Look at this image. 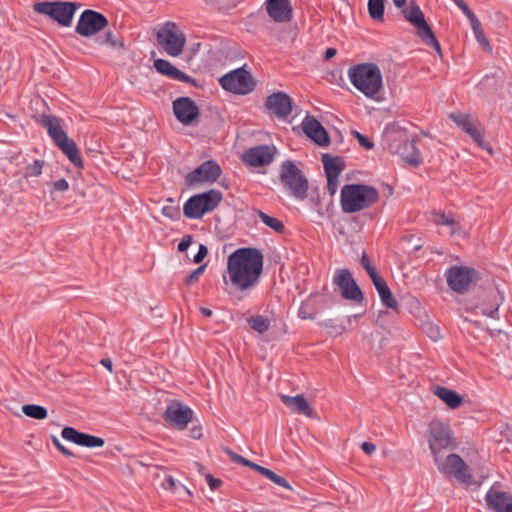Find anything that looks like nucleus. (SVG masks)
<instances>
[{
	"mask_svg": "<svg viewBox=\"0 0 512 512\" xmlns=\"http://www.w3.org/2000/svg\"><path fill=\"white\" fill-rule=\"evenodd\" d=\"M264 255L255 247H241L228 256L227 271L231 284L240 291L255 286L263 271Z\"/></svg>",
	"mask_w": 512,
	"mask_h": 512,
	"instance_id": "f257e3e1",
	"label": "nucleus"
},
{
	"mask_svg": "<svg viewBox=\"0 0 512 512\" xmlns=\"http://www.w3.org/2000/svg\"><path fill=\"white\" fill-rule=\"evenodd\" d=\"M351 84L367 98L379 102L377 96L383 87V77L379 66L373 62L352 65L348 69Z\"/></svg>",
	"mask_w": 512,
	"mask_h": 512,
	"instance_id": "f03ea898",
	"label": "nucleus"
},
{
	"mask_svg": "<svg viewBox=\"0 0 512 512\" xmlns=\"http://www.w3.org/2000/svg\"><path fill=\"white\" fill-rule=\"evenodd\" d=\"M39 123L46 129L54 144L66 155L76 167H83V160L75 141L71 139L62 128L58 117L52 114H42Z\"/></svg>",
	"mask_w": 512,
	"mask_h": 512,
	"instance_id": "7ed1b4c3",
	"label": "nucleus"
},
{
	"mask_svg": "<svg viewBox=\"0 0 512 512\" xmlns=\"http://www.w3.org/2000/svg\"><path fill=\"white\" fill-rule=\"evenodd\" d=\"M379 198L377 189L367 184H346L340 192V205L344 213L352 214L364 210Z\"/></svg>",
	"mask_w": 512,
	"mask_h": 512,
	"instance_id": "20e7f679",
	"label": "nucleus"
},
{
	"mask_svg": "<svg viewBox=\"0 0 512 512\" xmlns=\"http://www.w3.org/2000/svg\"><path fill=\"white\" fill-rule=\"evenodd\" d=\"M222 193L218 189L194 194L183 205V214L188 219H201L206 213L213 211L221 202Z\"/></svg>",
	"mask_w": 512,
	"mask_h": 512,
	"instance_id": "39448f33",
	"label": "nucleus"
},
{
	"mask_svg": "<svg viewBox=\"0 0 512 512\" xmlns=\"http://www.w3.org/2000/svg\"><path fill=\"white\" fill-rule=\"evenodd\" d=\"M279 177L293 198L303 201L307 197L308 180L294 161L281 163Z\"/></svg>",
	"mask_w": 512,
	"mask_h": 512,
	"instance_id": "423d86ee",
	"label": "nucleus"
},
{
	"mask_svg": "<svg viewBox=\"0 0 512 512\" xmlns=\"http://www.w3.org/2000/svg\"><path fill=\"white\" fill-rule=\"evenodd\" d=\"M402 13L404 18L417 28V35L421 41L425 45L432 47L438 54H441V45L427 23L420 6L415 1H411L409 6L402 10Z\"/></svg>",
	"mask_w": 512,
	"mask_h": 512,
	"instance_id": "0eeeda50",
	"label": "nucleus"
},
{
	"mask_svg": "<svg viewBox=\"0 0 512 512\" xmlns=\"http://www.w3.org/2000/svg\"><path fill=\"white\" fill-rule=\"evenodd\" d=\"M80 4L66 1H44L34 4V11L46 15L62 27H69Z\"/></svg>",
	"mask_w": 512,
	"mask_h": 512,
	"instance_id": "6e6552de",
	"label": "nucleus"
},
{
	"mask_svg": "<svg viewBox=\"0 0 512 512\" xmlns=\"http://www.w3.org/2000/svg\"><path fill=\"white\" fill-rule=\"evenodd\" d=\"M428 444L431 454L436 458L443 450L456 447L454 433L451 427L442 421H431L427 430Z\"/></svg>",
	"mask_w": 512,
	"mask_h": 512,
	"instance_id": "1a4fd4ad",
	"label": "nucleus"
},
{
	"mask_svg": "<svg viewBox=\"0 0 512 512\" xmlns=\"http://www.w3.org/2000/svg\"><path fill=\"white\" fill-rule=\"evenodd\" d=\"M219 83L224 90L236 95H247L255 89L256 85L246 65L224 74L219 79Z\"/></svg>",
	"mask_w": 512,
	"mask_h": 512,
	"instance_id": "9d476101",
	"label": "nucleus"
},
{
	"mask_svg": "<svg viewBox=\"0 0 512 512\" xmlns=\"http://www.w3.org/2000/svg\"><path fill=\"white\" fill-rule=\"evenodd\" d=\"M444 276L448 287L459 294L467 292L470 286L480 279V274L475 268L464 265L450 266Z\"/></svg>",
	"mask_w": 512,
	"mask_h": 512,
	"instance_id": "9b49d317",
	"label": "nucleus"
},
{
	"mask_svg": "<svg viewBox=\"0 0 512 512\" xmlns=\"http://www.w3.org/2000/svg\"><path fill=\"white\" fill-rule=\"evenodd\" d=\"M157 42L168 55L177 57L184 49L186 37L176 23L168 21L158 30Z\"/></svg>",
	"mask_w": 512,
	"mask_h": 512,
	"instance_id": "f8f14e48",
	"label": "nucleus"
},
{
	"mask_svg": "<svg viewBox=\"0 0 512 512\" xmlns=\"http://www.w3.org/2000/svg\"><path fill=\"white\" fill-rule=\"evenodd\" d=\"M434 462L442 474L453 475L457 480L465 484L473 483L467 464L458 454H449L444 461H442L440 456H436Z\"/></svg>",
	"mask_w": 512,
	"mask_h": 512,
	"instance_id": "ddd939ff",
	"label": "nucleus"
},
{
	"mask_svg": "<svg viewBox=\"0 0 512 512\" xmlns=\"http://www.w3.org/2000/svg\"><path fill=\"white\" fill-rule=\"evenodd\" d=\"M108 25L106 16L92 9H85L76 24L75 32L83 37H91Z\"/></svg>",
	"mask_w": 512,
	"mask_h": 512,
	"instance_id": "4468645a",
	"label": "nucleus"
},
{
	"mask_svg": "<svg viewBox=\"0 0 512 512\" xmlns=\"http://www.w3.org/2000/svg\"><path fill=\"white\" fill-rule=\"evenodd\" d=\"M333 283L338 286L344 299L355 302H362L364 299V295L349 269H337L333 276Z\"/></svg>",
	"mask_w": 512,
	"mask_h": 512,
	"instance_id": "2eb2a0df",
	"label": "nucleus"
},
{
	"mask_svg": "<svg viewBox=\"0 0 512 512\" xmlns=\"http://www.w3.org/2000/svg\"><path fill=\"white\" fill-rule=\"evenodd\" d=\"M193 415L194 411L190 407L178 401H173L167 406L163 416L165 421L173 428L184 430L188 423L191 422Z\"/></svg>",
	"mask_w": 512,
	"mask_h": 512,
	"instance_id": "dca6fc26",
	"label": "nucleus"
},
{
	"mask_svg": "<svg viewBox=\"0 0 512 512\" xmlns=\"http://www.w3.org/2000/svg\"><path fill=\"white\" fill-rule=\"evenodd\" d=\"M221 167L215 160H207L189 172L186 176L188 184L214 183L221 175Z\"/></svg>",
	"mask_w": 512,
	"mask_h": 512,
	"instance_id": "f3484780",
	"label": "nucleus"
},
{
	"mask_svg": "<svg viewBox=\"0 0 512 512\" xmlns=\"http://www.w3.org/2000/svg\"><path fill=\"white\" fill-rule=\"evenodd\" d=\"M303 133L320 147H327L330 144V136L324 126L314 116L307 114L302 122Z\"/></svg>",
	"mask_w": 512,
	"mask_h": 512,
	"instance_id": "a211bd4d",
	"label": "nucleus"
},
{
	"mask_svg": "<svg viewBox=\"0 0 512 512\" xmlns=\"http://www.w3.org/2000/svg\"><path fill=\"white\" fill-rule=\"evenodd\" d=\"M277 149L274 145H257L243 154V161L252 167H262L273 162Z\"/></svg>",
	"mask_w": 512,
	"mask_h": 512,
	"instance_id": "6ab92c4d",
	"label": "nucleus"
},
{
	"mask_svg": "<svg viewBox=\"0 0 512 512\" xmlns=\"http://www.w3.org/2000/svg\"><path fill=\"white\" fill-rule=\"evenodd\" d=\"M173 113L183 125H191L199 116V108L189 97H178L173 101Z\"/></svg>",
	"mask_w": 512,
	"mask_h": 512,
	"instance_id": "aec40b11",
	"label": "nucleus"
},
{
	"mask_svg": "<svg viewBox=\"0 0 512 512\" xmlns=\"http://www.w3.org/2000/svg\"><path fill=\"white\" fill-rule=\"evenodd\" d=\"M485 502L493 512H512V493L491 486L485 494Z\"/></svg>",
	"mask_w": 512,
	"mask_h": 512,
	"instance_id": "412c9836",
	"label": "nucleus"
},
{
	"mask_svg": "<svg viewBox=\"0 0 512 512\" xmlns=\"http://www.w3.org/2000/svg\"><path fill=\"white\" fill-rule=\"evenodd\" d=\"M265 106L277 118L285 119L292 111V99L285 92H274L267 97Z\"/></svg>",
	"mask_w": 512,
	"mask_h": 512,
	"instance_id": "4be33fe9",
	"label": "nucleus"
},
{
	"mask_svg": "<svg viewBox=\"0 0 512 512\" xmlns=\"http://www.w3.org/2000/svg\"><path fill=\"white\" fill-rule=\"evenodd\" d=\"M265 8L268 16L276 23H286L293 18L290 0H266Z\"/></svg>",
	"mask_w": 512,
	"mask_h": 512,
	"instance_id": "5701e85b",
	"label": "nucleus"
},
{
	"mask_svg": "<svg viewBox=\"0 0 512 512\" xmlns=\"http://www.w3.org/2000/svg\"><path fill=\"white\" fill-rule=\"evenodd\" d=\"M450 118L455 122V124L460 127L465 133H467L473 141H475L480 147L488 150L490 153L492 152L488 149L484 144V137L482 132L479 130L477 126H475L471 120L469 115L465 113H452Z\"/></svg>",
	"mask_w": 512,
	"mask_h": 512,
	"instance_id": "b1692460",
	"label": "nucleus"
},
{
	"mask_svg": "<svg viewBox=\"0 0 512 512\" xmlns=\"http://www.w3.org/2000/svg\"><path fill=\"white\" fill-rule=\"evenodd\" d=\"M396 153L409 165L418 166L421 163L420 151L414 138L406 137L402 139L398 144Z\"/></svg>",
	"mask_w": 512,
	"mask_h": 512,
	"instance_id": "393cba45",
	"label": "nucleus"
},
{
	"mask_svg": "<svg viewBox=\"0 0 512 512\" xmlns=\"http://www.w3.org/2000/svg\"><path fill=\"white\" fill-rule=\"evenodd\" d=\"M283 403L289 407L293 412L300 413L306 417L312 418L314 410L301 394L295 396L282 395Z\"/></svg>",
	"mask_w": 512,
	"mask_h": 512,
	"instance_id": "a878e982",
	"label": "nucleus"
},
{
	"mask_svg": "<svg viewBox=\"0 0 512 512\" xmlns=\"http://www.w3.org/2000/svg\"><path fill=\"white\" fill-rule=\"evenodd\" d=\"M372 283L379 295L382 305L386 308L396 310L398 308V302L395 299L386 281L382 277H379Z\"/></svg>",
	"mask_w": 512,
	"mask_h": 512,
	"instance_id": "bb28decb",
	"label": "nucleus"
},
{
	"mask_svg": "<svg viewBox=\"0 0 512 512\" xmlns=\"http://www.w3.org/2000/svg\"><path fill=\"white\" fill-rule=\"evenodd\" d=\"M434 394L451 409L458 408L463 402V397L459 393L447 387L437 385Z\"/></svg>",
	"mask_w": 512,
	"mask_h": 512,
	"instance_id": "cd10ccee",
	"label": "nucleus"
},
{
	"mask_svg": "<svg viewBox=\"0 0 512 512\" xmlns=\"http://www.w3.org/2000/svg\"><path fill=\"white\" fill-rule=\"evenodd\" d=\"M321 161L326 176H339L345 168L344 161L341 157L331 156L328 153L322 155Z\"/></svg>",
	"mask_w": 512,
	"mask_h": 512,
	"instance_id": "c85d7f7f",
	"label": "nucleus"
},
{
	"mask_svg": "<svg viewBox=\"0 0 512 512\" xmlns=\"http://www.w3.org/2000/svg\"><path fill=\"white\" fill-rule=\"evenodd\" d=\"M252 470L258 472L259 474H261L265 478L269 479L270 481H272L273 483H275L278 486L284 487L289 490L292 489L291 485L288 483V481L284 477L276 474L274 471L270 470L269 468H266V467L261 466L256 463L253 466Z\"/></svg>",
	"mask_w": 512,
	"mask_h": 512,
	"instance_id": "c756f323",
	"label": "nucleus"
},
{
	"mask_svg": "<svg viewBox=\"0 0 512 512\" xmlns=\"http://www.w3.org/2000/svg\"><path fill=\"white\" fill-rule=\"evenodd\" d=\"M367 10L372 20L382 21L384 19L385 0H368Z\"/></svg>",
	"mask_w": 512,
	"mask_h": 512,
	"instance_id": "7c9ffc66",
	"label": "nucleus"
},
{
	"mask_svg": "<svg viewBox=\"0 0 512 512\" xmlns=\"http://www.w3.org/2000/svg\"><path fill=\"white\" fill-rule=\"evenodd\" d=\"M21 410L25 416L37 420H43L48 415L47 409L38 404H25L22 406Z\"/></svg>",
	"mask_w": 512,
	"mask_h": 512,
	"instance_id": "2f4dec72",
	"label": "nucleus"
},
{
	"mask_svg": "<svg viewBox=\"0 0 512 512\" xmlns=\"http://www.w3.org/2000/svg\"><path fill=\"white\" fill-rule=\"evenodd\" d=\"M258 218L270 229L277 233H282L285 230L283 222L275 217H272L261 210H256Z\"/></svg>",
	"mask_w": 512,
	"mask_h": 512,
	"instance_id": "473e14b6",
	"label": "nucleus"
},
{
	"mask_svg": "<svg viewBox=\"0 0 512 512\" xmlns=\"http://www.w3.org/2000/svg\"><path fill=\"white\" fill-rule=\"evenodd\" d=\"M247 323L249 324L251 329H253L254 331H256L259 334H263V333L267 332L270 328L269 319L263 315L250 316L247 319Z\"/></svg>",
	"mask_w": 512,
	"mask_h": 512,
	"instance_id": "72a5a7b5",
	"label": "nucleus"
},
{
	"mask_svg": "<svg viewBox=\"0 0 512 512\" xmlns=\"http://www.w3.org/2000/svg\"><path fill=\"white\" fill-rule=\"evenodd\" d=\"M105 441L103 438L80 432L77 445L86 448H100L104 446Z\"/></svg>",
	"mask_w": 512,
	"mask_h": 512,
	"instance_id": "f704fd0d",
	"label": "nucleus"
},
{
	"mask_svg": "<svg viewBox=\"0 0 512 512\" xmlns=\"http://www.w3.org/2000/svg\"><path fill=\"white\" fill-rule=\"evenodd\" d=\"M329 335L336 337L344 333L346 330L345 325L338 319H326L321 323Z\"/></svg>",
	"mask_w": 512,
	"mask_h": 512,
	"instance_id": "c9c22d12",
	"label": "nucleus"
},
{
	"mask_svg": "<svg viewBox=\"0 0 512 512\" xmlns=\"http://www.w3.org/2000/svg\"><path fill=\"white\" fill-rule=\"evenodd\" d=\"M97 42L101 45H106L112 48H124V42L111 31H108L103 37H98Z\"/></svg>",
	"mask_w": 512,
	"mask_h": 512,
	"instance_id": "e433bc0d",
	"label": "nucleus"
},
{
	"mask_svg": "<svg viewBox=\"0 0 512 512\" xmlns=\"http://www.w3.org/2000/svg\"><path fill=\"white\" fill-rule=\"evenodd\" d=\"M44 160L36 159L33 163L28 164L25 168V178L38 177L42 174Z\"/></svg>",
	"mask_w": 512,
	"mask_h": 512,
	"instance_id": "4c0bfd02",
	"label": "nucleus"
},
{
	"mask_svg": "<svg viewBox=\"0 0 512 512\" xmlns=\"http://www.w3.org/2000/svg\"><path fill=\"white\" fill-rule=\"evenodd\" d=\"M471 29L478 44L483 48L491 50L490 43L481 28L480 22L475 25H472Z\"/></svg>",
	"mask_w": 512,
	"mask_h": 512,
	"instance_id": "58836bf2",
	"label": "nucleus"
},
{
	"mask_svg": "<svg viewBox=\"0 0 512 512\" xmlns=\"http://www.w3.org/2000/svg\"><path fill=\"white\" fill-rule=\"evenodd\" d=\"M225 453L229 456L230 460L234 463L249 467L253 469V466L256 464L253 461L239 455L238 453L234 452L230 448L224 449Z\"/></svg>",
	"mask_w": 512,
	"mask_h": 512,
	"instance_id": "ea45409f",
	"label": "nucleus"
},
{
	"mask_svg": "<svg viewBox=\"0 0 512 512\" xmlns=\"http://www.w3.org/2000/svg\"><path fill=\"white\" fill-rule=\"evenodd\" d=\"M361 265L363 266V268L366 270L367 274L369 275L371 281L373 282L374 280L378 279L379 277H381L375 267L371 264L368 256L363 253L362 256H361Z\"/></svg>",
	"mask_w": 512,
	"mask_h": 512,
	"instance_id": "a19ab883",
	"label": "nucleus"
},
{
	"mask_svg": "<svg viewBox=\"0 0 512 512\" xmlns=\"http://www.w3.org/2000/svg\"><path fill=\"white\" fill-rule=\"evenodd\" d=\"M161 213L164 217H166L172 221H178L181 217V210L177 206H172V205L163 206L161 209Z\"/></svg>",
	"mask_w": 512,
	"mask_h": 512,
	"instance_id": "79ce46f5",
	"label": "nucleus"
},
{
	"mask_svg": "<svg viewBox=\"0 0 512 512\" xmlns=\"http://www.w3.org/2000/svg\"><path fill=\"white\" fill-rule=\"evenodd\" d=\"M80 432L81 431H78L77 429H75L74 427H71V426H66L62 429L61 431V436L63 437V439H65L66 441H69L71 443H74L77 445V442H78V438H79V435H80Z\"/></svg>",
	"mask_w": 512,
	"mask_h": 512,
	"instance_id": "37998d69",
	"label": "nucleus"
},
{
	"mask_svg": "<svg viewBox=\"0 0 512 512\" xmlns=\"http://www.w3.org/2000/svg\"><path fill=\"white\" fill-rule=\"evenodd\" d=\"M207 264H203L192 270L185 278L184 283L187 286H191L198 278L204 273Z\"/></svg>",
	"mask_w": 512,
	"mask_h": 512,
	"instance_id": "c03bdc74",
	"label": "nucleus"
},
{
	"mask_svg": "<svg viewBox=\"0 0 512 512\" xmlns=\"http://www.w3.org/2000/svg\"><path fill=\"white\" fill-rule=\"evenodd\" d=\"M153 66L159 74L165 75V76H167V74H169V71L173 67V65L168 60L161 59V58L156 59L154 61Z\"/></svg>",
	"mask_w": 512,
	"mask_h": 512,
	"instance_id": "a18cd8bd",
	"label": "nucleus"
},
{
	"mask_svg": "<svg viewBox=\"0 0 512 512\" xmlns=\"http://www.w3.org/2000/svg\"><path fill=\"white\" fill-rule=\"evenodd\" d=\"M351 133L357 139L359 145L366 150H371L374 147V142L359 131L353 130Z\"/></svg>",
	"mask_w": 512,
	"mask_h": 512,
	"instance_id": "49530a36",
	"label": "nucleus"
},
{
	"mask_svg": "<svg viewBox=\"0 0 512 512\" xmlns=\"http://www.w3.org/2000/svg\"><path fill=\"white\" fill-rule=\"evenodd\" d=\"M434 222L437 225H445V226H454L456 224L455 220L451 215H447L444 212L435 213Z\"/></svg>",
	"mask_w": 512,
	"mask_h": 512,
	"instance_id": "de8ad7c7",
	"label": "nucleus"
},
{
	"mask_svg": "<svg viewBox=\"0 0 512 512\" xmlns=\"http://www.w3.org/2000/svg\"><path fill=\"white\" fill-rule=\"evenodd\" d=\"M424 330H425L427 336L434 342L438 341L441 338V333H440L439 328L432 323L427 324L425 326Z\"/></svg>",
	"mask_w": 512,
	"mask_h": 512,
	"instance_id": "09e8293b",
	"label": "nucleus"
},
{
	"mask_svg": "<svg viewBox=\"0 0 512 512\" xmlns=\"http://www.w3.org/2000/svg\"><path fill=\"white\" fill-rule=\"evenodd\" d=\"M458 8L467 17V19L469 20L471 26L479 23L478 18L476 17L474 12L469 8V6L466 3L460 5Z\"/></svg>",
	"mask_w": 512,
	"mask_h": 512,
	"instance_id": "8fccbe9b",
	"label": "nucleus"
},
{
	"mask_svg": "<svg viewBox=\"0 0 512 512\" xmlns=\"http://www.w3.org/2000/svg\"><path fill=\"white\" fill-rule=\"evenodd\" d=\"M52 191L65 192L69 189V183L65 178L58 179L51 183Z\"/></svg>",
	"mask_w": 512,
	"mask_h": 512,
	"instance_id": "3c124183",
	"label": "nucleus"
},
{
	"mask_svg": "<svg viewBox=\"0 0 512 512\" xmlns=\"http://www.w3.org/2000/svg\"><path fill=\"white\" fill-rule=\"evenodd\" d=\"M327 178V191L330 195H334L338 190L339 176H326Z\"/></svg>",
	"mask_w": 512,
	"mask_h": 512,
	"instance_id": "603ef678",
	"label": "nucleus"
},
{
	"mask_svg": "<svg viewBox=\"0 0 512 512\" xmlns=\"http://www.w3.org/2000/svg\"><path fill=\"white\" fill-rule=\"evenodd\" d=\"M208 254V248L204 244H199L197 253L193 256V262L196 264L201 263Z\"/></svg>",
	"mask_w": 512,
	"mask_h": 512,
	"instance_id": "864d4df0",
	"label": "nucleus"
},
{
	"mask_svg": "<svg viewBox=\"0 0 512 512\" xmlns=\"http://www.w3.org/2000/svg\"><path fill=\"white\" fill-rule=\"evenodd\" d=\"M51 440H52V443L54 444V446L62 453L64 454L65 456H68V457H71L73 456V453L67 449L62 443L61 441L59 440V438L55 435H52L51 436Z\"/></svg>",
	"mask_w": 512,
	"mask_h": 512,
	"instance_id": "5fc2aeb1",
	"label": "nucleus"
},
{
	"mask_svg": "<svg viewBox=\"0 0 512 512\" xmlns=\"http://www.w3.org/2000/svg\"><path fill=\"white\" fill-rule=\"evenodd\" d=\"M193 242V236L190 234L185 235L178 243L177 249L179 252H185Z\"/></svg>",
	"mask_w": 512,
	"mask_h": 512,
	"instance_id": "6e6d98bb",
	"label": "nucleus"
},
{
	"mask_svg": "<svg viewBox=\"0 0 512 512\" xmlns=\"http://www.w3.org/2000/svg\"><path fill=\"white\" fill-rule=\"evenodd\" d=\"M206 481L211 490L218 489L222 483L220 479L213 477L211 474L206 476Z\"/></svg>",
	"mask_w": 512,
	"mask_h": 512,
	"instance_id": "4d7b16f0",
	"label": "nucleus"
},
{
	"mask_svg": "<svg viewBox=\"0 0 512 512\" xmlns=\"http://www.w3.org/2000/svg\"><path fill=\"white\" fill-rule=\"evenodd\" d=\"M298 316L301 319H311V320L315 319V317H316V315L314 313L306 312V310L304 308V303H302L301 306L299 307Z\"/></svg>",
	"mask_w": 512,
	"mask_h": 512,
	"instance_id": "13d9d810",
	"label": "nucleus"
},
{
	"mask_svg": "<svg viewBox=\"0 0 512 512\" xmlns=\"http://www.w3.org/2000/svg\"><path fill=\"white\" fill-rule=\"evenodd\" d=\"M361 450L364 453L370 455V454H372L376 450V446L372 442H367L366 441V442H363L361 444Z\"/></svg>",
	"mask_w": 512,
	"mask_h": 512,
	"instance_id": "bf43d9fd",
	"label": "nucleus"
},
{
	"mask_svg": "<svg viewBox=\"0 0 512 512\" xmlns=\"http://www.w3.org/2000/svg\"><path fill=\"white\" fill-rule=\"evenodd\" d=\"M182 72H183L182 70H180L179 68H177L173 65V67L169 71V74H167V77H169L173 80L179 81Z\"/></svg>",
	"mask_w": 512,
	"mask_h": 512,
	"instance_id": "052dcab7",
	"label": "nucleus"
},
{
	"mask_svg": "<svg viewBox=\"0 0 512 512\" xmlns=\"http://www.w3.org/2000/svg\"><path fill=\"white\" fill-rule=\"evenodd\" d=\"M179 81L191 84L193 86L197 85L196 80L184 72H182Z\"/></svg>",
	"mask_w": 512,
	"mask_h": 512,
	"instance_id": "680f3d73",
	"label": "nucleus"
},
{
	"mask_svg": "<svg viewBox=\"0 0 512 512\" xmlns=\"http://www.w3.org/2000/svg\"><path fill=\"white\" fill-rule=\"evenodd\" d=\"M166 485L164 486L165 489L174 490L176 487V480L172 476H167L166 478Z\"/></svg>",
	"mask_w": 512,
	"mask_h": 512,
	"instance_id": "e2e57ef3",
	"label": "nucleus"
},
{
	"mask_svg": "<svg viewBox=\"0 0 512 512\" xmlns=\"http://www.w3.org/2000/svg\"><path fill=\"white\" fill-rule=\"evenodd\" d=\"M337 54V50L333 47H329L326 49L324 53V59L329 60Z\"/></svg>",
	"mask_w": 512,
	"mask_h": 512,
	"instance_id": "0e129e2a",
	"label": "nucleus"
},
{
	"mask_svg": "<svg viewBox=\"0 0 512 512\" xmlns=\"http://www.w3.org/2000/svg\"><path fill=\"white\" fill-rule=\"evenodd\" d=\"M101 365L107 368L109 371H112V361L110 358H103L100 361Z\"/></svg>",
	"mask_w": 512,
	"mask_h": 512,
	"instance_id": "69168bd1",
	"label": "nucleus"
},
{
	"mask_svg": "<svg viewBox=\"0 0 512 512\" xmlns=\"http://www.w3.org/2000/svg\"><path fill=\"white\" fill-rule=\"evenodd\" d=\"M201 435H202V433H201V428L200 427L199 428H193L191 430V436L193 438L198 439V438L201 437Z\"/></svg>",
	"mask_w": 512,
	"mask_h": 512,
	"instance_id": "338daca9",
	"label": "nucleus"
},
{
	"mask_svg": "<svg viewBox=\"0 0 512 512\" xmlns=\"http://www.w3.org/2000/svg\"><path fill=\"white\" fill-rule=\"evenodd\" d=\"M200 312L205 316V317H211L213 312L211 309L209 308H206V307H201L200 308Z\"/></svg>",
	"mask_w": 512,
	"mask_h": 512,
	"instance_id": "774afa93",
	"label": "nucleus"
}]
</instances>
